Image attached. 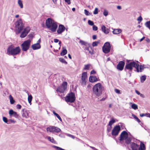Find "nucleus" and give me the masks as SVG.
I'll use <instances>...</instances> for the list:
<instances>
[{
	"instance_id": "obj_1",
	"label": "nucleus",
	"mask_w": 150,
	"mask_h": 150,
	"mask_svg": "<svg viewBox=\"0 0 150 150\" xmlns=\"http://www.w3.org/2000/svg\"><path fill=\"white\" fill-rule=\"evenodd\" d=\"M130 60H127V63L125 67V70L126 69L129 70L130 71H132L133 67L135 68L136 69V71L137 72H141L142 71V65H140L139 66L140 69H139V65L137 63H136L134 61H132L130 62H129Z\"/></svg>"
},
{
	"instance_id": "obj_2",
	"label": "nucleus",
	"mask_w": 150,
	"mask_h": 150,
	"mask_svg": "<svg viewBox=\"0 0 150 150\" xmlns=\"http://www.w3.org/2000/svg\"><path fill=\"white\" fill-rule=\"evenodd\" d=\"M46 25L47 28H50L52 32L56 31L57 27V23L51 18H49L46 20Z\"/></svg>"
},
{
	"instance_id": "obj_3",
	"label": "nucleus",
	"mask_w": 150,
	"mask_h": 150,
	"mask_svg": "<svg viewBox=\"0 0 150 150\" xmlns=\"http://www.w3.org/2000/svg\"><path fill=\"white\" fill-rule=\"evenodd\" d=\"M103 90V87L100 83L96 84L94 85L93 88V94L97 97L100 96Z\"/></svg>"
},
{
	"instance_id": "obj_4",
	"label": "nucleus",
	"mask_w": 150,
	"mask_h": 150,
	"mask_svg": "<svg viewBox=\"0 0 150 150\" xmlns=\"http://www.w3.org/2000/svg\"><path fill=\"white\" fill-rule=\"evenodd\" d=\"M21 50V49L19 47L13 48V46L11 45L7 49V54L9 55H17L20 53Z\"/></svg>"
},
{
	"instance_id": "obj_5",
	"label": "nucleus",
	"mask_w": 150,
	"mask_h": 150,
	"mask_svg": "<svg viewBox=\"0 0 150 150\" xmlns=\"http://www.w3.org/2000/svg\"><path fill=\"white\" fill-rule=\"evenodd\" d=\"M24 27V25L23 23L22 20L19 19L17 20L15 24V31L17 34H18L21 33L22 30Z\"/></svg>"
},
{
	"instance_id": "obj_6",
	"label": "nucleus",
	"mask_w": 150,
	"mask_h": 150,
	"mask_svg": "<svg viewBox=\"0 0 150 150\" xmlns=\"http://www.w3.org/2000/svg\"><path fill=\"white\" fill-rule=\"evenodd\" d=\"M76 99L75 94L72 92L69 93L65 97V101L67 103H73L74 102Z\"/></svg>"
},
{
	"instance_id": "obj_7",
	"label": "nucleus",
	"mask_w": 150,
	"mask_h": 150,
	"mask_svg": "<svg viewBox=\"0 0 150 150\" xmlns=\"http://www.w3.org/2000/svg\"><path fill=\"white\" fill-rule=\"evenodd\" d=\"M31 42L30 40H28L24 41L21 45V47L23 51H26L28 50L30 46Z\"/></svg>"
},
{
	"instance_id": "obj_8",
	"label": "nucleus",
	"mask_w": 150,
	"mask_h": 150,
	"mask_svg": "<svg viewBox=\"0 0 150 150\" xmlns=\"http://www.w3.org/2000/svg\"><path fill=\"white\" fill-rule=\"evenodd\" d=\"M67 82H63L61 86L58 87L56 90L57 92H59L61 93L64 92L67 88Z\"/></svg>"
},
{
	"instance_id": "obj_9",
	"label": "nucleus",
	"mask_w": 150,
	"mask_h": 150,
	"mask_svg": "<svg viewBox=\"0 0 150 150\" xmlns=\"http://www.w3.org/2000/svg\"><path fill=\"white\" fill-rule=\"evenodd\" d=\"M111 45L109 42H106L104 44L102 47V50L103 52L105 54L109 52L110 51Z\"/></svg>"
},
{
	"instance_id": "obj_10",
	"label": "nucleus",
	"mask_w": 150,
	"mask_h": 150,
	"mask_svg": "<svg viewBox=\"0 0 150 150\" xmlns=\"http://www.w3.org/2000/svg\"><path fill=\"white\" fill-rule=\"evenodd\" d=\"M47 132H56L58 133L60 132L61 130L59 128L56 127L50 126L47 128Z\"/></svg>"
},
{
	"instance_id": "obj_11",
	"label": "nucleus",
	"mask_w": 150,
	"mask_h": 150,
	"mask_svg": "<svg viewBox=\"0 0 150 150\" xmlns=\"http://www.w3.org/2000/svg\"><path fill=\"white\" fill-rule=\"evenodd\" d=\"M121 129L119 125H116L113 128L112 131V136H117Z\"/></svg>"
},
{
	"instance_id": "obj_12",
	"label": "nucleus",
	"mask_w": 150,
	"mask_h": 150,
	"mask_svg": "<svg viewBox=\"0 0 150 150\" xmlns=\"http://www.w3.org/2000/svg\"><path fill=\"white\" fill-rule=\"evenodd\" d=\"M30 28L29 27H27L24 29L23 30L21 33L20 37L21 38L25 37L29 32Z\"/></svg>"
},
{
	"instance_id": "obj_13",
	"label": "nucleus",
	"mask_w": 150,
	"mask_h": 150,
	"mask_svg": "<svg viewBox=\"0 0 150 150\" xmlns=\"http://www.w3.org/2000/svg\"><path fill=\"white\" fill-rule=\"evenodd\" d=\"M128 134L125 131H123L121 133L120 137V140L122 141L128 137Z\"/></svg>"
},
{
	"instance_id": "obj_14",
	"label": "nucleus",
	"mask_w": 150,
	"mask_h": 150,
	"mask_svg": "<svg viewBox=\"0 0 150 150\" xmlns=\"http://www.w3.org/2000/svg\"><path fill=\"white\" fill-rule=\"evenodd\" d=\"M125 65V62L123 61H120L117 66V68L120 71L123 70Z\"/></svg>"
},
{
	"instance_id": "obj_15",
	"label": "nucleus",
	"mask_w": 150,
	"mask_h": 150,
	"mask_svg": "<svg viewBox=\"0 0 150 150\" xmlns=\"http://www.w3.org/2000/svg\"><path fill=\"white\" fill-rule=\"evenodd\" d=\"M65 28L64 25H60L57 30V33L58 34H60L63 32L65 30Z\"/></svg>"
},
{
	"instance_id": "obj_16",
	"label": "nucleus",
	"mask_w": 150,
	"mask_h": 150,
	"mask_svg": "<svg viewBox=\"0 0 150 150\" xmlns=\"http://www.w3.org/2000/svg\"><path fill=\"white\" fill-rule=\"evenodd\" d=\"M87 79V72H83L82 74L81 80L82 83L86 85V79Z\"/></svg>"
},
{
	"instance_id": "obj_17",
	"label": "nucleus",
	"mask_w": 150,
	"mask_h": 150,
	"mask_svg": "<svg viewBox=\"0 0 150 150\" xmlns=\"http://www.w3.org/2000/svg\"><path fill=\"white\" fill-rule=\"evenodd\" d=\"M22 116L23 117L25 118H28L29 117V112L28 110L23 109L22 110Z\"/></svg>"
},
{
	"instance_id": "obj_18",
	"label": "nucleus",
	"mask_w": 150,
	"mask_h": 150,
	"mask_svg": "<svg viewBox=\"0 0 150 150\" xmlns=\"http://www.w3.org/2000/svg\"><path fill=\"white\" fill-rule=\"evenodd\" d=\"M98 79L96 76H91L89 77V80L91 83H94L98 81Z\"/></svg>"
},
{
	"instance_id": "obj_19",
	"label": "nucleus",
	"mask_w": 150,
	"mask_h": 150,
	"mask_svg": "<svg viewBox=\"0 0 150 150\" xmlns=\"http://www.w3.org/2000/svg\"><path fill=\"white\" fill-rule=\"evenodd\" d=\"M32 47L33 50H36L40 49L41 45L40 43H37L32 45Z\"/></svg>"
},
{
	"instance_id": "obj_20",
	"label": "nucleus",
	"mask_w": 150,
	"mask_h": 150,
	"mask_svg": "<svg viewBox=\"0 0 150 150\" xmlns=\"http://www.w3.org/2000/svg\"><path fill=\"white\" fill-rule=\"evenodd\" d=\"M9 113L10 116L13 115V116L16 118L18 117L19 115L17 114V113L13 111L11 109L9 110Z\"/></svg>"
},
{
	"instance_id": "obj_21",
	"label": "nucleus",
	"mask_w": 150,
	"mask_h": 150,
	"mask_svg": "<svg viewBox=\"0 0 150 150\" xmlns=\"http://www.w3.org/2000/svg\"><path fill=\"white\" fill-rule=\"evenodd\" d=\"M131 147L132 150H138L139 145L134 142L132 143L131 144Z\"/></svg>"
},
{
	"instance_id": "obj_22",
	"label": "nucleus",
	"mask_w": 150,
	"mask_h": 150,
	"mask_svg": "<svg viewBox=\"0 0 150 150\" xmlns=\"http://www.w3.org/2000/svg\"><path fill=\"white\" fill-rule=\"evenodd\" d=\"M101 29L102 31L105 34H108L109 32V30L104 25L101 26Z\"/></svg>"
},
{
	"instance_id": "obj_23",
	"label": "nucleus",
	"mask_w": 150,
	"mask_h": 150,
	"mask_svg": "<svg viewBox=\"0 0 150 150\" xmlns=\"http://www.w3.org/2000/svg\"><path fill=\"white\" fill-rule=\"evenodd\" d=\"M146 147L144 143L141 142L139 148H138V150H145Z\"/></svg>"
},
{
	"instance_id": "obj_24",
	"label": "nucleus",
	"mask_w": 150,
	"mask_h": 150,
	"mask_svg": "<svg viewBox=\"0 0 150 150\" xmlns=\"http://www.w3.org/2000/svg\"><path fill=\"white\" fill-rule=\"evenodd\" d=\"M112 32L114 34H117L120 33L121 30L120 29H116L114 30Z\"/></svg>"
},
{
	"instance_id": "obj_25",
	"label": "nucleus",
	"mask_w": 150,
	"mask_h": 150,
	"mask_svg": "<svg viewBox=\"0 0 150 150\" xmlns=\"http://www.w3.org/2000/svg\"><path fill=\"white\" fill-rule=\"evenodd\" d=\"M47 139L52 143H55L56 142L54 139L53 137H50L49 136L47 137Z\"/></svg>"
},
{
	"instance_id": "obj_26",
	"label": "nucleus",
	"mask_w": 150,
	"mask_h": 150,
	"mask_svg": "<svg viewBox=\"0 0 150 150\" xmlns=\"http://www.w3.org/2000/svg\"><path fill=\"white\" fill-rule=\"evenodd\" d=\"M53 114L57 117V118L60 121H62V119L61 117L58 114L56 113L54 111H53Z\"/></svg>"
},
{
	"instance_id": "obj_27",
	"label": "nucleus",
	"mask_w": 150,
	"mask_h": 150,
	"mask_svg": "<svg viewBox=\"0 0 150 150\" xmlns=\"http://www.w3.org/2000/svg\"><path fill=\"white\" fill-rule=\"evenodd\" d=\"M9 98L10 99V103L11 104H13L15 102V100H13V99L12 96L11 95H10L9 96Z\"/></svg>"
},
{
	"instance_id": "obj_28",
	"label": "nucleus",
	"mask_w": 150,
	"mask_h": 150,
	"mask_svg": "<svg viewBox=\"0 0 150 150\" xmlns=\"http://www.w3.org/2000/svg\"><path fill=\"white\" fill-rule=\"evenodd\" d=\"M67 53V50L66 49H65L62 51L60 55L61 56H64Z\"/></svg>"
},
{
	"instance_id": "obj_29",
	"label": "nucleus",
	"mask_w": 150,
	"mask_h": 150,
	"mask_svg": "<svg viewBox=\"0 0 150 150\" xmlns=\"http://www.w3.org/2000/svg\"><path fill=\"white\" fill-rule=\"evenodd\" d=\"M33 97L31 95H29L28 97V101L29 103L31 104L32 100Z\"/></svg>"
},
{
	"instance_id": "obj_30",
	"label": "nucleus",
	"mask_w": 150,
	"mask_h": 150,
	"mask_svg": "<svg viewBox=\"0 0 150 150\" xmlns=\"http://www.w3.org/2000/svg\"><path fill=\"white\" fill-rule=\"evenodd\" d=\"M115 120L114 119H112L111 120L109 121L108 125L110 126H112L113 124L115 123Z\"/></svg>"
},
{
	"instance_id": "obj_31",
	"label": "nucleus",
	"mask_w": 150,
	"mask_h": 150,
	"mask_svg": "<svg viewBox=\"0 0 150 150\" xmlns=\"http://www.w3.org/2000/svg\"><path fill=\"white\" fill-rule=\"evenodd\" d=\"M59 61L62 63L67 64V63L63 58H60L59 59Z\"/></svg>"
},
{
	"instance_id": "obj_32",
	"label": "nucleus",
	"mask_w": 150,
	"mask_h": 150,
	"mask_svg": "<svg viewBox=\"0 0 150 150\" xmlns=\"http://www.w3.org/2000/svg\"><path fill=\"white\" fill-rule=\"evenodd\" d=\"M132 116L139 123V122H141V121H140V120L134 114H132Z\"/></svg>"
},
{
	"instance_id": "obj_33",
	"label": "nucleus",
	"mask_w": 150,
	"mask_h": 150,
	"mask_svg": "<svg viewBox=\"0 0 150 150\" xmlns=\"http://www.w3.org/2000/svg\"><path fill=\"white\" fill-rule=\"evenodd\" d=\"M132 108L136 110L138 109L137 105L135 104H133L132 105Z\"/></svg>"
},
{
	"instance_id": "obj_34",
	"label": "nucleus",
	"mask_w": 150,
	"mask_h": 150,
	"mask_svg": "<svg viewBox=\"0 0 150 150\" xmlns=\"http://www.w3.org/2000/svg\"><path fill=\"white\" fill-rule=\"evenodd\" d=\"M18 3L21 8H22L23 7V6L22 1L21 0H18Z\"/></svg>"
},
{
	"instance_id": "obj_35",
	"label": "nucleus",
	"mask_w": 150,
	"mask_h": 150,
	"mask_svg": "<svg viewBox=\"0 0 150 150\" xmlns=\"http://www.w3.org/2000/svg\"><path fill=\"white\" fill-rule=\"evenodd\" d=\"M79 43L82 45H86L87 44V43L86 42H85V41L82 40H80L79 41Z\"/></svg>"
},
{
	"instance_id": "obj_36",
	"label": "nucleus",
	"mask_w": 150,
	"mask_h": 150,
	"mask_svg": "<svg viewBox=\"0 0 150 150\" xmlns=\"http://www.w3.org/2000/svg\"><path fill=\"white\" fill-rule=\"evenodd\" d=\"M99 43V41L93 42L92 43V46L93 47L97 46Z\"/></svg>"
},
{
	"instance_id": "obj_37",
	"label": "nucleus",
	"mask_w": 150,
	"mask_h": 150,
	"mask_svg": "<svg viewBox=\"0 0 150 150\" xmlns=\"http://www.w3.org/2000/svg\"><path fill=\"white\" fill-rule=\"evenodd\" d=\"M125 139V142L126 144H129L130 143L131 140L129 138H128L127 137V138Z\"/></svg>"
},
{
	"instance_id": "obj_38",
	"label": "nucleus",
	"mask_w": 150,
	"mask_h": 150,
	"mask_svg": "<svg viewBox=\"0 0 150 150\" xmlns=\"http://www.w3.org/2000/svg\"><path fill=\"white\" fill-rule=\"evenodd\" d=\"M90 66V65L87 64L85 66V67L84 68V70H88L89 69Z\"/></svg>"
},
{
	"instance_id": "obj_39",
	"label": "nucleus",
	"mask_w": 150,
	"mask_h": 150,
	"mask_svg": "<svg viewBox=\"0 0 150 150\" xmlns=\"http://www.w3.org/2000/svg\"><path fill=\"white\" fill-rule=\"evenodd\" d=\"M88 23L89 25L91 26L93 25L94 24L93 22L90 20H88Z\"/></svg>"
},
{
	"instance_id": "obj_40",
	"label": "nucleus",
	"mask_w": 150,
	"mask_h": 150,
	"mask_svg": "<svg viewBox=\"0 0 150 150\" xmlns=\"http://www.w3.org/2000/svg\"><path fill=\"white\" fill-rule=\"evenodd\" d=\"M146 79L145 76H142L141 77V80L142 81H144Z\"/></svg>"
},
{
	"instance_id": "obj_41",
	"label": "nucleus",
	"mask_w": 150,
	"mask_h": 150,
	"mask_svg": "<svg viewBox=\"0 0 150 150\" xmlns=\"http://www.w3.org/2000/svg\"><path fill=\"white\" fill-rule=\"evenodd\" d=\"M98 13V9L97 8H96L93 12V14H97Z\"/></svg>"
},
{
	"instance_id": "obj_42",
	"label": "nucleus",
	"mask_w": 150,
	"mask_h": 150,
	"mask_svg": "<svg viewBox=\"0 0 150 150\" xmlns=\"http://www.w3.org/2000/svg\"><path fill=\"white\" fill-rule=\"evenodd\" d=\"M137 20L140 22H138L139 23H140L141 21L142 20V18L141 16H139L137 18Z\"/></svg>"
},
{
	"instance_id": "obj_43",
	"label": "nucleus",
	"mask_w": 150,
	"mask_h": 150,
	"mask_svg": "<svg viewBox=\"0 0 150 150\" xmlns=\"http://www.w3.org/2000/svg\"><path fill=\"white\" fill-rule=\"evenodd\" d=\"M103 14L104 16H106L108 15V11L105 10L103 13Z\"/></svg>"
},
{
	"instance_id": "obj_44",
	"label": "nucleus",
	"mask_w": 150,
	"mask_h": 150,
	"mask_svg": "<svg viewBox=\"0 0 150 150\" xmlns=\"http://www.w3.org/2000/svg\"><path fill=\"white\" fill-rule=\"evenodd\" d=\"M93 29L94 30L96 31L98 30V27L96 26L93 25Z\"/></svg>"
},
{
	"instance_id": "obj_45",
	"label": "nucleus",
	"mask_w": 150,
	"mask_h": 150,
	"mask_svg": "<svg viewBox=\"0 0 150 150\" xmlns=\"http://www.w3.org/2000/svg\"><path fill=\"white\" fill-rule=\"evenodd\" d=\"M114 91L117 94L120 93V91L119 89H115Z\"/></svg>"
},
{
	"instance_id": "obj_46",
	"label": "nucleus",
	"mask_w": 150,
	"mask_h": 150,
	"mask_svg": "<svg viewBox=\"0 0 150 150\" xmlns=\"http://www.w3.org/2000/svg\"><path fill=\"white\" fill-rule=\"evenodd\" d=\"M84 13L85 14L86 16L88 15L89 13V11L86 9L84 10Z\"/></svg>"
},
{
	"instance_id": "obj_47",
	"label": "nucleus",
	"mask_w": 150,
	"mask_h": 150,
	"mask_svg": "<svg viewBox=\"0 0 150 150\" xmlns=\"http://www.w3.org/2000/svg\"><path fill=\"white\" fill-rule=\"evenodd\" d=\"M3 121L5 123H7L8 121L7 118L5 117H3Z\"/></svg>"
},
{
	"instance_id": "obj_48",
	"label": "nucleus",
	"mask_w": 150,
	"mask_h": 150,
	"mask_svg": "<svg viewBox=\"0 0 150 150\" xmlns=\"http://www.w3.org/2000/svg\"><path fill=\"white\" fill-rule=\"evenodd\" d=\"M112 128V126H110L109 127H108L107 128V131L108 132H109L110 131L111 129Z\"/></svg>"
},
{
	"instance_id": "obj_49",
	"label": "nucleus",
	"mask_w": 150,
	"mask_h": 150,
	"mask_svg": "<svg viewBox=\"0 0 150 150\" xmlns=\"http://www.w3.org/2000/svg\"><path fill=\"white\" fill-rule=\"evenodd\" d=\"M70 0H64L65 2H67L68 4H71V2Z\"/></svg>"
},
{
	"instance_id": "obj_50",
	"label": "nucleus",
	"mask_w": 150,
	"mask_h": 150,
	"mask_svg": "<svg viewBox=\"0 0 150 150\" xmlns=\"http://www.w3.org/2000/svg\"><path fill=\"white\" fill-rule=\"evenodd\" d=\"M96 73V71L94 70H92L91 72V74H95Z\"/></svg>"
},
{
	"instance_id": "obj_51",
	"label": "nucleus",
	"mask_w": 150,
	"mask_h": 150,
	"mask_svg": "<svg viewBox=\"0 0 150 150\" xmlns=\"http://www.w3.org/2000/svg\"><path fill=\"white\" fill-rule=\"evenodd\" d=\"M17 108L18 109H21V106L20 104H18L17 105Z\"/></svg>"
},
{
	"instance_id": "obj_52",
	"label": "nucleus",
	"mask_w": 150,
	"mask_h": 150,
	"mask_svg": "<svg viewBox=\"0 0 150 150\" xmlns=\"http://www.w3.org/2000/svg\"><path fill=\"white\" fill-rule=\"evenodd\" d=\"M54 42L57 43L59 41V40L57 39H55L54 40Z\"/></svg>"
},
{
	"instance_id": "obj_53",
	"label": "nucleus",
	"mask_w": 150,
	"mask_h": 150,
	"mask_svg": "<svg viewBox=\"0 0 150 150\" xmlns=\"http://www.w3.org/2000/svg\"><path fill=\"white\" fill-rule=\"evenodd\" d=\"M140 116L141 117H143L144 116H146V114L142 113V114H140Z\"/></svg>"
},
{
	"instance_id": "obj_54",
	"label": "nucleus",
	"mask_w": 150,
	"mask_h": 150,
	"mask_svg": "<svg viewBox=\"0 0 150 150\" xmlns=\"http://www.w3.org/2000/svg\"><path fill=\"white\" fill-rule=\"evenodd\" d=\"M97 36L95 35H94L93 36V40H95L96 39Z\"/></svg>"
},
{
	"instance_id": "obj_55",
	"label": "nucleus",
	"mask_w": 150,
	"mask_h": 150,
	"mask_svg": "<svg viewBox=\"0 0 150 150\" xmlns=\"http://www.w3.org/2000/svg\"><path fill=\"white\" fill-rule=\"evenodd\" d=\"M70 137H71L72 138L74 139L75 138V137L73 135L71 134H69V135Z\"/></svg>"
},
{
	"instance_id": "obj_56",
	"label": "nucleus",
	"mask_w": 150,
	"mask_h": 150,
	"mask_svg": "<svg viewBox=\"0 0 150 150\" xmlns=\"http://www.w3.org/2000/svg\"><path fill=\"white\" fill-rule=\"evenodd\" d=\"M10 121L11 123H15L16 122L15 121L13 120H10Z\"/></svg>"
},
{
	"instance_id": "obj_57",
	"label": "nucleus",
	"mask_w": 150,
	"mask_h": 150,
	"mask_svg": "<svg viewBox=\"0 0 150 150\" xmlns=\"http://www.w3.org/2000/svg\"><path fill=\"white\" fill-rule=\"evenodd\" d=\"M135 92L138 95H139V94H140V93L139 91H138L137 90H136L135 91Z\"/></svg>"
},
{
	"instance_id": "obj_58",
	"label": "nucleus",
	"mask_w": 150,
	"mask_h": 150,
	"mask_svg": "<svg viewBox=\"0 0 150 150\" xmlns=\"http://www.w3.org/2000/svg\"><path fill=\"white\" fill-rule=\"evenodd\" d=\"M117 8L118 9H121V7L120 6H117Z\"/></svg>"
},
{
	"instance_id": "obj_59",
	"label": "nucleus",
	"mask_w": 150,
	"mask_h": 150,
	"mask_svg": "<svg viewBox=\"0 0 150 150\" xmlns=\"http://www.w3.org/2000/svg\"><path fill=\"white\" fill-rule=\"evenodd\" d=\"M52 0V1H53V2H54V3L56 4H57V0Z\"/></svg>"
},
{
	"instance_id": "obj_60",
	"label": "nucleus",
	"mask_w": 150,
	"mask_h": 150,
	"mask_svg": "<svg viewBox=\"0 0 150 150\" xmlns=\"http://www.w3.org/2000/svg\"><path fill=\"white\" fill-rule=\"evenodd\" d=\"M90 147L91 148H92L93 150H96V149L94 147H93V146H90Z\"/></svg>"
},
{
	"instance_id": "obj_61",
	"label": "nucleus",
	"mask_w": 150,
	"mask_h": 150,
	"mask_svg": "<svg viewBox=\"0 0 150 150\" xmlns=\"http://www.w3.org/2000/svg\"><path fill=\"white\" fill-rule=\"evenodd\" d=\"M146 116L148 117H150V114L149 113L148 114H146Z\"/></svg>"
},
{
	"instance_id": "obj_62",
	"label": "nucleus",
	"mask_w": 150,
	"mask_h": 150,
	"mask_svg": "<svg viewBox=\"0 0 150 150\" xmlns=\"http://www.w3.org/2000/svg\"><path fill=\"white\" fill-rule=\"evenodd\" d=\"M144 38H145V37H143L142 38H141L140 40V41L141 42L144 39Z\"/></svg>"
},
{
	"instance_id": "obj_63",
	"label": "nucleus",
	"mask_w": 150,
	"mask_h": 150,
	"mask_svg": "<svg viewBox=\"0 0 150 150\" xmlns=\"http://www.w3.org/2000/svg\"><path fill=\"white\" fill-rule=\"evenodd\" d=\"M41 42V40L40 39H39L37 42V43H39Z\"/></svg>"
},
{
	"instance_id": "obj_64",
	"label": "nucleus",
	"mask_w": 150,
	"mask_h": 150,
	"mask_svg": "<svg viewBox=\"0 0 150 150\" xmlns=\"http://www.w3.org/2000/svg\"><path fill=\"white\" fill-rule=\"evenodd\" d=\"M28 36L30 38H32L33 37V35H28Z\"/></svg>"
}]
</instances>
